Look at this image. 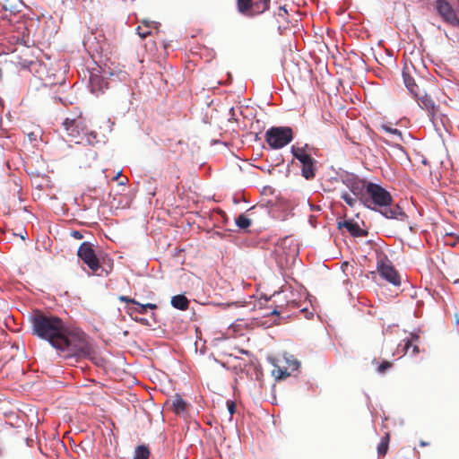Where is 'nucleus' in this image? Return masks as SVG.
I'll return each instance as SVG.
<instances>
[{
  "instance_id": "nucleus-1",
  "label": "nucleus",
  "mask_w": 459,
  "mask_h": 459,
  "mask_svg": "<svg viewBox=\"0 0 459 459\" xmlns=\"http://www.w3.org/2000/svg\"><path fill=\"white\" fill-rule=\"evenodd\" d=\"M30 321L33 335L48 341L64 358H85L93 352L86 334L81 330L67 328L56 316L36 310Z\"/></svg>"
},
{
  "instance_id": "nucleus-2",
  "label": "nucleus",
  "mask_w": 459,
  "mask_h": 459,
  "mask_svg": "<svg viewBox=\"0 0 459 459\" xmlns=\"http://www.w3.org/2000/svg\"><path fill=\"white\" fill-rule=\"evenodd\" d=\"M342 182L359 201H392L390 193L382 186L362 179L355 174L343 175Z\"/></svg>"
},
{
  "instance_id": "nucleus-3",
  "label": "nucleus",
  "mask_w": 459,
  "mask_h": 459,
  "mask_svg": "<svg viewBox=\"0 0 459 459\" xmlns=\"http://www.w3.org/2000/svg\"><path fill=\"white\" fill-rule=\"evenodd\" d=\"M293 139L290 127H272L265 134V140L273 149H281L289 144Z\"/></svg>"
},
{
  "instance_id": "nucleus-4",
  "label": "nucleus",
  "mask_w": 459,
  "mask_h": 459,
  "mask_svg": "<svg viewBox=\"0 0 459 459\" xmlns=\"http://www.w3.org/2000/svg\"><path fill=\"white\" fill-rule=\"evenodd\" d=\"M368 208L381 213L387 219L404 221L407 218L398 203H362Z\"/></svg>"
},
{
  "instance_id": "nucleus-5",
  "label": "nucleus",
  "mask_w": 459,
  "mask_h": 459,
  "mask_svg": "<svg viewBox=\"0 0 459 459\" xmlns=\"http://www.w3.org/2000/svg\"><path fill=\"white\" fill-rule=\"evenodd\" d=\"M270 5V0H238L240 13L255 16L264 13Z\"/></svg>"
},
{
  "instance_id": "nucleus-6",
  "label": "nucleus",
  "mask_w": 459,
  "mask_h": 459,
  "mask_svg": "<svg viewBox=\"0 0 459 459\" xmlns=\"http://www.w3.org/2000/svg\"><path fill=\"white\" fill-rule=\"evenodd\" d=\"M77 255L83 261L85 264L88 265L92 273L98 275L100 274L98 273V271L100 268V264L99 259L96 256L92 245L90 242H83L80 245L77 251Z\"/></svg>"
},
{
  "instance_id": "nucleus-7",
  "label": "nucleus",
  "mask_w": 459,
  "mask_h": 459,
  "mask_svg": "<svg viewBox=\"0 0 459 459\" xmlns=\"http://www.w3.org/2000/svg\"><path fill=\"white\" fill-rule=\"evenodd\" d=\"M63 126L68 136L71 137V142L75 143H83L82 135H83V132L86 130V125L81 117L74 119L66 118L63 122Z\"/></svg>"
},
{
  "instance_id": "nucleus-8",
  "label": "nucleus",
  "mask_w": 459,
  "mask_h": 459,
  "mask_svg": "<svg viewBox=\"0 0 459 459\" xmlns=\"http://www.w3.org/2000/svg\"><path fill=\"white\" fill-rule=\"evenodd\" d=\"M436 9L445 22L453 26H459L456 12L447 1L437 0Z\"/></svg>"
},
{
  "instance_id": "nucleus-9",
  "label": "nucleus",
  "mask_w": 459,
  "mask_h": 459,
  "mask_svg": "<svg viewBox=\"0 0 459 459\" xmlns=\"http://www.w3.org/2000/svg\"><path fill=\"white\" fill-rule=\"evenodd\" d=\"M118 299L120 301H123V302H126V303H128V304L132 305V306H128L127 305L125 307L126 312L132 318H134V314H136V313L145 314L147 308H150V309H156L157 308V305L156 304H153V303L141 304L138 301H136L134 299H131V298H129L127 296L121 295V296L118 297Z\"/></svg>"
},
{
  "instance_id": "nucleus-10",
  "label": "nucleus",
  "mask_w": 459,
  "mask_h": 459,
  "mask_svg": "<svg viewBox=\"0 0 459 459\" xmlns=\"http://www.w3.org/2000/svg\"><path fill=\"white\" fill-rule=\"evenodd\" d=\"M419 104V106L428 112V116L431 122L435 125L436 116L439 107L435 104V101L426 93H420V91L415 93L413 96Z\"/></svg>"
},
{
  "instance_id": "nucleus-11",
  "label": "nucleus",
  "mask_w": 459,
  "mask_h": 459,
  "mask_svg": "<svg viewBox=\"0 0 459 459\" xmlns=\"http://www.w3.org/2000/svg\"><path fill=\"white\" fill-rule=\"evenodd\" d=\"M377 272L384 279L394 286H399L401 284L400 277L397 272L391 265L388 260L381 259L377 263Z\"/></svg>"
},
{
  "instance_id": "nucleus-12",
  "label": "nucleus",
  "mask_w": 459,
  "mask_h": 459,
  "mask_svg": "<svg viewBox=\"0 0 459 459\" xmlns=\"http://www.w3.org/2000/svg\"><path fill=\"white\" fill-rule=\"evenodd\" d=\"M299 162L301 163L302 176L308 180L314 178L316 175V160L311 157V155Z\"/></svg>"
},
{
  "instance_id": "nucleus-13",
  "label": "nucleus",
  "mask_w": 459,
  "mask_h": 459,
  "mask_svg": "<svg viewBox=\"0 0 459 459\" xmlns=\"http://www.w3.org/2000/svg\"><path fill=\"white\" fill-rule=\"evenodd\" d=\"M107 88V82L104 81V79L96 74H91L90 76V89L91 91L95 94L99 95L102 92H104V90Z\"/></svg>"
},
{
  "instance_id": "nucleus-14",
  "label": "nucleus",
  "mask_w": 459,
  "mask_h": 459,
  "mask_svg": "<svg viewBox=\"0 0 459 459\" xmlns=\"http://www.w3.org/2000/svg\"><path fill=\"white\" fill-rule=\"evenodd\" d=\"M419 336L416 334H412L410 340H406L404 346L403 348V354H411L414 356L420 352L419 347L414 342H418Z\"/></svg>"
},
{
  "instance_id": "nucleus-15",
  "label": "nucleus",
  "mask_w": 459,
  "mask_h": 459,
  "mask_svg": "<svg viewBox=\"0 0 459 459\" xmlns=\"http://www.w3.org/2000/svg\"><path fill=\"white\" fill-rule=\"evenodd\" d=\"M172 410L176 414L184 413L186 411V403L179 394H176L172 399Z\"/></svg>"
},
{
  "instance_id": "nucleus-16",
  "label": "nucleus",
  "mask_w": 459,
  "mask_h": 459,
  "mask_svg": "<svg viewBox=\"0 0 459 459\" xmlns=\"http://www.w3.org/2000/svg\"><path fill=\"white\" fill-rule=\"evenodd\" d=\"M171 305L178 309L186 310L189 306V301L184 295H176L171 299Z\"/></svg>"
},
{
  "instance_id": "nucleus-17",
  "label": "nucleus",
  "mask_w": 459,
  "mask_h": 459,
  "mask_svg": "<svg viewBox=\"0 0 459 459\" xmlns=\"http://www.w3.org/2000/svg\"><path fill=\"white\" fill-rule=\"evenodd\" d=\"M156 22H143L142 24H140L136 30L140 38L145 39L148 35L151 34V29L154 26H156Z\"/></svg>"
},
{
  "instance_id": "nucleus-18",
  "label": "nucleus",
  "mask_w": 459,
  "mask_h": 459,
  "mask_svg": "<svg viewBox=\"0 0 459 459\" xmlns=\"http://www.w3.org/2000/svg\"><path fill=\"white\" fill-rule=\"evenodd\" d=\"M306 147H307V145L304 147L293 145L291 147V152H292L294 158L297 159L299 161H302V160L307 159V157H308L310 155L307 152Z\"/></svg>"
},
{
  "instance_id": "nucleus-19",
  "label": "nucleus",
  "mask_w": 459,
  "mask_h": 459,
  "mask_svg": "<svg viewBox=\"0 0 459 459\" xmlns=\"http://www.w3.org/2000/svg\"><path fill=\"white\" fill-rule=\"evenodd\" d=\"M403 81H404L405 86L407 87L409 91L412 94V96H414L415 93L419 92L418 85H416L413 78H411L409 74L403 73Z\"/></svg>"
},
{
  "instance_id": "nucleus-20",
  "label": "nucleus",
  "mask_w": 459,
  "mask_h": 459,
  "mask_svg": "<svg viewBox=\"0 0 459 459\" xmlns=\"http://www.w3.org/2000/svg\"><path fill=\"white\" fill-rule=\"evenodd\" d=\"M389 440H390L389 433H386L385 436L381 438V441L377 446V453H378L379 456H384L387 453Z\"/></svg>"
},
{
  "instance_id": "nucleus-21",
  "label": "nucleus",
  "mask_w": 459,
  "mask_h": 459,
  "mask_svg": "<svg viewBox=\"0 0 459 459\" xmlns=\"http://www.w3.org/2000/svg\"><path fill=\"white\" fill-rule=\"evenodd\" d=\"M149 448L144 445H141L136 447L134 459H149Z\"/></svg>"
},
{
  "instance_id": "nucleus-22",
  "label": "nucleus",
  "mask_w": 459,
  "mask_h": 459,
  "mask_svg": "<svg viewBox=\"0 0 459 459\" xmlns=\"http://www.w3.org/2000/svg\"><path fill=\"white\" fill-rule=\"evenodd\" d=\"M82 138H83V143L89 145H93L97 142V134L92 131L86 130L83 132V135H82Z\"/></svg>"
},
{
  "instance_id": "nucleus-23",
  "label": "nucleus",
  "mask_w": 459,
  "mask_h": 459,
  "mask_svg": "<svg viewBox=\"0 0 459 459\" xmlns=\"http://www.w3.org/2000/svg\"><path fill=\"white\" fill-rule=\"evenodd\" d=\"M236 224L238 228L246 230L251 225V220L246 214H240L236 219Z\"/></svg>"
},
{
  "instance_id": "nucleus-24",
  "label": "nucleus",
  "mask_w": 459,
  "mask_h": 459,
  "mask_svg": "<svg viewBox=\"0 0 459 459\" xmlns=\"http://www.w3.org/2000/svg\"><path fill=\"white\" fill-rule=\"evenodd\" d=\"M342 226H344L352 235H357V232L359 230V225L351 221H345L342 224L340 223V227Z\"/></svg>"
},
{
  "instance_id": "nucleus-25",
  "label": "nucleus",
  "mask_w": 459,
  "mask_h": 459,
  "mask_svg": "<svg viewBox=\"0 0 459 459\" xmlns=\"http://www.w3.org/2000/svg\"><path fill=\"white\" fill-rule=\"evenodd\" d=\"M393 366L392 362L384 360L382 363L379 364L377 367V372L380 374L385 373L387 369L391 368Z\"/></svg>"
},
{
  "instance_id": "nucleus-26",
  "label": "nucleus",
  "mask_w": 459,
  "mask_h": 459,
  "mask_svg": "<svg viewBox=\"0 0 459 459\" xmlns=\"http://www.w3.org/2000/svg\"><path fill=\"white\" fill-rule=\"evenodd\" d=\"M383 128L386 132H389L390 134H392L394 135H396L399 139H402V133H401L400 130H398L396 128H391V127L386 126H384Z\"/></svg>"
},
{
  "instance_id": "nucleus-27",
  "label": "nucleus",
  "mask_w": 459,
  "mask_h": 459,
  "mask_svg": "<svg viewBox=\"0 0 459 459\" xmlns=\"http://www.w3.org/2000/svg\"><path fill=\"white\" fill-rule=\"evenodd\" d=\"M277 371L279 373V375L277 377L279 379H284L290 376V373L287 371L286 368L282 369V368H279Z\"/></svg>"
},
{
  "instance_id": "nucleus-28",
  "label": "nucleus",
  "mask_w": 459,
  "mask_h": 459,
  "mask_svg": "<svg viewBox=\"0 0 459 459\" xmlns=\"http://www.w3.org/2000/svg\"><path fill=\"white\" fill-rule=\"evenodd\" d=\"M340 196L343 199V201L349 202V201H354V199L351 196V195L347 192H344L342 190L340 191Z\"/></svg>"
},
{
  "instance_id": "nucleus-29",
  "label": "nucleus",
  "mask_w": 459,
  "mask_h": 459,
  "mask_svg": "<svg viewBox=\"0 0 459 459\" xmlns=\"http://www.w3.org/2000/svg\"><path fill=\"white\" fill-rule=\"evenodd\" d=\"M167 211H168L169 214H171L175 218L182 215V211H177V209H170L169 207H168Z\"/></svg>"
},
{
  "instance_id": "nucleus-30",
  "label": "nucleus",
  "mask_w": 459,
  "mask_h": 459,
  "mask_svg": "<svg viewBox=\"0 0 459 459\" xmlns=\"http://www.w3.org/2000/svg\"><path fill=\"white\" fill-rule=\"evenodd\" d=\"M288 363L292 370H297L299 367V362L296 359L291 360V361L288 360Z\"/></svg>"
},
{
  "instance_id": "nucleus-31",
  "label": "nucleus",
  "mask_w": 459,
  "mask_h": 459,
  "mask_svg": "<svg viewBox=\"0 0 459 459\" xmlns=\"http://www.w3.org/2000/svg\"><path fill=\"white\" fill-rule=\"evenodd\" d=\"M71 235L75 238V239H82L83 238V235L82 234L81 231H78V230H74L72 231Z\"/></svg>"
},
{
  "instance_id": "nucleus-32",
  "label": "nucleus",
  "mask_w": 459,
  "mask_h": 459,
  "mask_svg": "<svg viewBox=\"0 0 459 459\" xmlns=\"http://www.w3.org/2000/svg\"><path fill=\"white\" fill-rule=\"evenodd\" d=\"M228 408L230 413L232 415L235 412V403L233 402L229 403L228 402Z\"/></svg>"
},
{
  "instance_id": "nucleus-33",
  "label": "nucleus",
  "mask_w": 459,
  "mask_h": 459,
  "mask_svg": "<svg viewBox=\"0 0 459 459\" xmlns=\"http://www.w3.org/2000/svg\"><path fill=\"white\" fill-rule=\"evenodd\" d=\"M285 14H287L286 7H285V6H281V7L279 8L278 15H279V16H284Z\"/></svg>"
},
{
  "instance_id": "nucleus-34",
  "label": "nucleus",
  "mask_w": 459,
  "mask_h": 459,
  "mask_svg": "<svg viewBox=\"0 0 459 459\" xmlns=\"http://www.w3.org/2000/svg\"><path fill=\"white\" fill-rule=\"evenodd\" d=\"M133 319L136 322L143 324V325H148V321L145 318L134 317Z\"/></svg>"
},
{
  "instance_id": "nucleus-35",
  "label": "nucleus",
  "mask_w": 459,
  "mask_h": 459,
  "mask_svg": "<svg viewBox=\"0 0 459 459\" xmlns=\"http://www.w3.org/2000/svg\"><path fill=\"white\" fill-rule=\"evenodd\" d=\"M233 201H235V202H238V201H247V198L244 195H236L234 197Z\"/></svg>"
},
{
  "instance_id": "nucleus-36",
  "label": "nucleus",
  "mask_w": 459,
  "mask_h": 459,
  "mask_svg": "<svg viewBox=\"0 0 459 459\" xmlns=\"http://www.w3.org/2000/svg\"><path fill=\"white\" fill-rule=\"evenodd\" d=\"M308 205L310 206L311 210H320L318 205H313L312 203H308Z\"/></svg>"
},
{
  "instance_id": "nucleus-37",
  "label": "nucleus",
  "mask_w": 459,
  "mask_h": 459,
  "mask_svg": "<svg viewBox=\"0 0 459 459\" xmlns=\"http://www.w3.org/2000/svg\"><path fill=\"white\" fill-rule=\"evenodd\" d=\"M127 182V178H124L121 181L118 182V185L125 186Z\"/></svg>"
},
{
  "instance_id": "nucleus-38",
  "label": "nucleus",
  "mask_w": 459,
  "mask_h": 459,
  "mask_svg": "<svg viewBox=\"0 0 459 459\" xmlns=\"http://www.w3.org/2000/svg\"><path fill=\"white\" fill-rule=\"evenodd\" d=\"M120 177H121V171L117 172V173L113 177V178H112V179H113V180H117V179H118V178H120Z\"/></svg>"
},
{
  "instance_id": "nucleus-39",
  "label": "nucleus",
  "mask_w": 459,
  "mask_h": 459,
  "mask_svg": "<svg viewBox=\"0 0 459 459\" xmlns=\"http://www.w3.org/2000/svg\"><path fill=\"white\" fill-rule=\"evenodd\" d=\"M91 199H97V196L87 195Z\"/></svg>"
},
{
  "instance_id": "nucleus-40",
  "label": "nucleus",
  "mask_w": 459,
  "mask_h": 459,
  "mask_svg": "<svg viewBox=\"0 0 459 459\" xmlns=\"http://www.w3.org/2000/svg\"><path fill=\"white\" fill-rule=\"evenodd\" d=\"M422 163H423V164H425V165H427V160H422Z\"/></svg>"
}]
</instances>
